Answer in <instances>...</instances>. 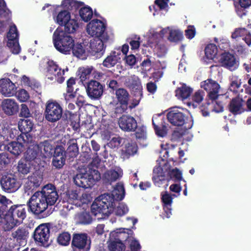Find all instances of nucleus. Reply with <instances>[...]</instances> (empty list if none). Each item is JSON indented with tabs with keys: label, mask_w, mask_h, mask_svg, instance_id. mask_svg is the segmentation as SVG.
Masks as SVG:
<instances>
[{
	"label": "nucleus",
	"mask_w": 251,
	"mask_h": 251,
	"mask_svg": "<svg viewBox=\"0 0 251 251\" xmlns=\"http://www.w3.org/2000/svg\"><path fill=\"white\" fill-rule=\"evenodd\" d=\"M106 28V23L98 19H94L87 25L86 31L91 37H101L102 39L106 40L107 36H113V34Z\"/></svg>",
	"instance_id": "8"
},
{
	"label": "nucleus",
	"mask_w": 251,
	"mask_h": 251,
	"mask_svg": "<svg viewBox=\"0 0 251 251\" xmlns=\"http://www.w3.org/2000/svg\"><path fill=\"white\" fill-rule=\"evenodd\" d=\"M80 2L75 0H63L61 3V6L68 9H72L73 8H76Z\"/></svg>",
	"instance_id": "49"
},
{
	"label": "nucleus",
	"mask_w": 251,
	"mask_h": 251,
	"mask_svg": "<svg viewBox=\"0 0 251 251\" xmlns=\"http://www.w3.org/2000/svg\"><path fill=\"white\" fill-rule=\"evenodd\" d=\"M45 107L44 115L47 121L55 123L61 118L63 108L57 101L50 100L46 102Z\"/></svg>",
	"instance_id": "10"
},
{
	"label": "nucleus",
	"mask_w": 251,
	"mask_h": 251,
	"mask_svg": "<svg viewBox=\"0 0 251 251\" xmlns=\"http://www.w3.org/2000/svg\"><path fill=\"white\" fill-rule=\"evenodd\" d=\"M77 89H76L75 92H69L68 90H67V93L64 94V97L65 98V100L66 102H69L70 101H73L74 100L75 97H77Z\"/></svg>",
	"instance_id": "63"
},
{
	"label": "nucleus",
	"mask_w": 251,
	"mask_h": 251,
	"mask_svg": "<svg viewBox=\"0 0 251 251\" xmlns=\"http://www.w3.org/2000/svg\"><path fill=\"white\" fill-rule=\"evenodd\" d=\"M185 36L189 39H192L196 35V29L194 25H189L185 30Z\"/></svg>",
	"instance_id": "62"
},
{
	"label": "nucleus",
	"mask_w": 251,
	"mask_h": 251,
	"mask_svg": "<svg viewBox=\"0 0 251 251\" xmlns=\"http://www.w3.org/2000/svg\"><path fill=\"white\" fill-rule=\"evenodd\" d=\"M42 176L38 173H34L25 179L24 182V190L28 195L41 184Z\"/></svg>",
	"instance_id": "18"
},
{
	"label": "nucleus",
	"mask_w": 251,
	"mask_h": 251,
	"mask_svg": "<svg viewBox=\"0 0 251 251\" xmlns=\"http://www.w3.org/2000/svg\"><path fill=\"white\" fill-rule=\"evenodd\" d=\"M125 61L127 65L132 67L136 64L137 59L134 55L130 54L126 56Z\"/></svg>",
	"instance_id": "64"
},
{
	"label": "nucleus",
	"mask_w": 251,
	"mask_h": 251,
	"mask_svg": "<svg viewBox=\"0 0 251 251\" xmlns=\"http://www.w3.org/2000/svg\"><path fill=\"white\" fill-rule=\"evenodd\" d=\"M20 115L21 117L28 118L31 116L29 108L25 104H22Z\"/></svg>",
	"instance_id": "61"
},
{
	"label": "nucleus",
	"mask_w": 251,
	"mask_h": 251,
	"mask_svg": "<svg viewBox=\"0 0 251 251\" xmlns=\"http://www.w3.org/2000/svg\"><path fill=\"white\" fill-rule=\"evenodd\" d=\"M122 55L120 49H116L103 60L102 65L108 68L114 67L121 60Z\"/></svg>",
	"instance_id": "25"
},
{
	"label": "nucleus",
	"mask_w": 251,
	"mask_h": 251,
	"mask_svg": "<svg viewBox=\"0 0 251 251\" xmlns=\"http://www.w3.org/2000/svg\"><path fill=\"white\" fill-rule=\"evenodd\" d=\"M35 145H33V147H29L28 150L26 151V158L27 159V160H34L37 158V157L39 155V152H37L36 151L37 149H34V146Z\"/></svg>",
	"instance_id": "52"
},
{
	"label": "nucleus",
	"mask_w": 251,
	"mask_h": 251,
	"mask_svg": "<svg viewBox=\"0 0 251 251\" xmlns=\"http://www.w3.org/2000/svg\"><path fill=\"white\" fill-rule=\"evenodd\" d=\"M79 15L83 21L88 22L92 18L93 12L90 7L84 6L79 9Z\"/></svg>",
	"instance_id": "37"
},
{
	"label": "nucleus",
	"mask_w": 251,
	"mask_h": 251,
	"mask_svg": "<svg viewBox=\"0 0 251 251\" xmlns=\"http://www.w3.org/2000/svg\"><path fill=\"white\" fill-rule=\"evenodd\" d=\"M193 89L187 86L185 84H183L180 87H178L175 91L176 96L182 100H185L189 97L192 93Z\"/></svg>",
	"instance_id": "33"
},
{
	"label": "nucleus",
	"mask_w": 251,
	"mask_h": 251,
	"mask_svg": "<svg viewBox=\"0 0 251 251\" xmlns=\"http://www.w3.org/2000/svg\"><path fill=\"white\" fill-rule=\"evenodd\" d=\"M123 139L119 137H115L107 143V146L112 149L118 148L122 143Z\"/></svg>",
	"instance_id": "55"
},
{
	"label": "nucleus",
	"mask_w": 251,
	"mask_h": 251,
	"mask_svg": "<svg viewBox=\"0 0 251 251\" xmlns=\"http://www.w3.org/2000/svg\"><path fill=\"white\" fill-rule=\"evenodd\" d=\"M132 234V230L129 228H119L110 232L109 238L110 240L122 242L123 240H129V235Z\"/></svg>",
	"instance_id": "26"
},
{
	"label": "nucleus",
	"mask_w": 251,
	"mask_h": 251,
	"mask_svg": "<svg viewBox=\"0 0 251 251\" xmlns=\"http://www.w3.org/2000/svg\"><path fill=\"white\" fill-rule=\"evenodd\" d=\"M8 39L7 46L13 53L18 54L20 51V47L18 43V33L15 25L10 26L9 32L7 35Z\"/></svg>",
	"instance_id": "15"
},
{
	"label": "nucleus",
	"mask_w": 251,
	"mask_h": 251,
	"mask_svg": "<svg viewBox=\"0 0 251 251\" xmlns=\"http://www.w3.org/2000/svg\"><path fill=\"white\" fill-rule=\"evenodd\" d=\"M56 23L60 26H64V31L68 34L75 33L79 27L78 20L71 16L67 10H62L58 13L54 18Z\"/></svg>",
	"instance_id": "7"
},
{
	"label": "nucleus",
	"mask_w": 251,
	"mask_h": 251,
	"mask_svg": "<svg viewBox=\"0 0 251 251\" xmlns=\"http://www.w3.org/2000/svg\"><path fill=\"white\" fill-rule=\"evenodd\" d=\"M201 87L208 92V97L212 101L217 100L220 96V85L217 81L211 78L202 81Z\"/></svg>",
	"instance_id": "13"
},
{
	"label": "nucleus",
	"mask_w": 251,
	"mask_h": 251,
	"mask_svg": "<svg viewBox=\"0 0 251 251\" xmlns=\"http://www.w3.org/2000/svg\"><path fill=\"white\" fill-rule=\"evenodd\" d=\"M16 96L17 99L21 102L27 101L30 98L29 93L25 89L19 90L16 93Z\"/></svg>",
	"instance_id": "48"
},
{
	"label": "nucleus",
	"mask_w": 251,
	"mask_h": 251,
	"mask_svg": "<svg viewBox=\"0 0 251 251\" xmlns=\"http://www.w3.org/2000/svg\"><path fill=\"white\" fill-rule=\"evenodd\" d=\"M71 240V235L68 232H63L59 235L57 238V242L62 246H67Z\"/></svg>",
	"instance_id": "47"
},
{
	"label": "nucleus",
	"mask_w": 251,
	"mask_h": 251,
	"mask_svg": "<svg viewBox=\"0 0 251 251\" xmlns=\"http://www.w3.org/2000/svg\"><path fill=\"white\" fill-rule=\"evenodd\" d=\"M22 140H18V142H11L7 145L5 144L0 145V150H7L15 155H18L24 151L25 144H28L24 143V142L22 143L20 142Z\"/></svg>",
	"instance_id": "21"
},
{
	"label": "nucleus",
	"mask_w": 251,
	"mask_h": 251,
	"mask_svg": "<svg viewBox=\"0 0 251 251\" xmlns=\"http://www.w3.org/2000/svg\"><path fill=\"white\" fill-rule=\"evenodd\" d=\"M89 201L90 199L86 194H82V197H80L77 190H69L63 202L62 208L60 210L61 214L63 216H67L69 212L74 208V206H79L80 203H85Z\"/></svg>",
	"instance_id": "5"
},
{
	"label": "nucleus",
	"mask_w": 251,
	"mask_h": 251,
	"mask_svg": "<svg viewBox=\"0 0 251 251\" xmlns=\"http://www.w3.org/2000/svg\"><path fill=\"white\" fill-rule=\"evenodd\" d=\"M3 138L8 140L9 139H13L18 135L19 131L16 128H8L3 130Z\"/></svg>",
	"instance_id": "46"
},
{
	"label": "nucleus",
	"mask_w": 251,
	"mask_h": 251,
	"mask_svg": "<svg viewBox=\"0 0 251 251\" xmlns=\"http://www.w3.org/2000/svg\"><path fill=\"white\" fill-rule=\"evenodd\" d=\"M100 179L99 172L90 167L81 168L77 174L74 177L75 184L84 188L92 187L96 182Z\"/></svg>",
	"instance_id": "4"
},
{
	"label": "nucleus",
	"mask_w": 251,
	"mask_h": 251,
	"mask_svg": "<svg viewBox=\"0 0 251 251\" xmlns=\"http://www.w3.org/2000/svg\"><path fill=\"white\" fill-rule=\"evenodd\" d=\"M1 107L4 112L9 115L16 113L19 109V105L17 102L11 99L3 100L1 103Z\"/></svg>",
	"instance_id": "27"
},
{
	"label": "nucleus",
	"mask_w": 251,
	"mask_h": 251,
	"mask_svg": "<svg viewBox=\"0 0 251 251\" xmlns=\"http://www.w3.org/2000/svg\"><path fill=\"white\" fill-rule=\"evenodd\" d=\"M0 184L3 190L8 193L15 192L20 186V183L12 176H3Z\"/></svg>",
	"instance_id": "20"
},
{
	"label": "nucleus",
	"mask_w": 251,
	"mask_h": 251,
	"mask_svg": "<svg viewBox=\"0 0 251 251\" xmlns=\"http://www.w3.org/2000/svg\"><path fill=\"white\" fill-rule=\"evenodd\" d=\"M52 42L56 50L65 54L71 53L75 43L73 37L59 27L53 34Z\"/></svg>",
	"instance_id": "3"
},
{
	"label": "nucleus",
	"mask_w": 251,
	"mask_h": 251,
	"mask_svg": "<svg viewBox=\"0 0 251 251\" xmlns=\"http://www.w3.org/2000/svg\"><path fill=\"white\" fill-rule=\"evenodd\" d=\"M167 119L168 122L174 126H184L185 130L190 129L193 125L191 118H189L185 114L176 109H171L167 114Z\"/></svg>",
	"instance_id": "9"
},
{
	"label": "nucleus",
	"mask_w": 251,
	"mask_h": 251,
	"mask_svg": "<svg viewBox=\"0 0 251 251\" xmlns=\"http://www.w3.org/2000/svg\"><path fill=\"white\" fill-rule=\"evenodd\" d=\"M34 149L40 150L41 155H42L45 157H50L55 148L51 144V142L46 141L39 145H35Z\"/></svg>",
	"instance_id": "28"
},
{
	"label": "nucleus",
	"mask_w": 251,
	"mask_h": 251,
	"mask_svg": "<svg viewBox=\"0 0 251 251\" xmlns=\"http://www.w3.org/2000/svg\"><path fill=\"white\" fill-rule=\"evenodd\" d=\"M103 91L102 85L96 80H91L87 85L86 92L89 98L98 99L101 96Z\"/></svg>",
	"instance_id": "19"
},
{
	"label": "nucleus",
	"mask_w": 251,
	"mask_h": 251,
	"mask_svg": "<svg viewBox=\"0 0 251 251\" xmlns=\"http://www.w3.org/2000/svg\"><path fill=\"white\" fill-rule=\"evenodd\" d=\"M125 195L123 184L118 183L111 194H104L95 200L91 207L92 213L98 219L104 218L114 211L115 201L123 199Z\"/></svg>",
	"instance_id": "1"
},
{
	"label": "nucleus",
	"mask_w": 251,
	"mask_h": 251,
	"mask_svg": "<svg viewBox=\"0 0 251 251\" xmlns=\"http://www.w3.org/2000/svg\"><path fill=\"white\" fill-rule=\"evenodd\" d=\"M204 95V92L201 90H199L194 93L192 97V102L194 107L200 104L203 100Z\"/></svg>",
	"instance_id": "42"
},
{
	"label": "nucleus",
	"mask_w": 251,
	"mask_h": 251,
	"mask_svg": "<svg viewBox=\"0 0 251 251\" xmlns=\"http://www.w3.org/2000/svg\"><path fill=\"white\" fill-rule=\"evenodd\" d=\"M78 149L76 143L70 144L67 148L66 153L70 157H75L77 156Z\"/></svg>",
	"instance_id": "50"
},
{
	"label": "nucleus",
	"mask_w": 251,
	"mask_h": 251,
	"mask_svg": "<svg viewBox=\"0 0 251 251\" xmlns=\"http://www.w3.org/2000/svg\"><path fill=\"white\" fill-rule=\"evenodd\" d=\"M217 53V47L214 44L207 45L205 48V55L208 59H213Z\"/></svg>",
	"instance_id": "43"
},
{
	"label": "nucleus",
	"mask_w": 251,
	"mask_h": 251,
	"mask_svg": "<svg viewBox=\"0 0 251 251\" xmlns=\"http://www.w3.org/2000/svg\"><path fill=\"white\" fill-rule=\"evenodd\" d=\"M34 126L32 121L29 119H20L18 123L19 130L23 133L18 140H21L24 143H31L33 140V137L28 133L30 132Z\"/></svg>",
	"instance_id": "12"
},
{
	"label": "nucleus",
	"mask_w": 251,
	"mask_h": 251,
	"mask_svg": "<svg viewBox=\"0 0 251 251\" xmlns=\"http://www.w3.org/2000/svg\"><path fill=\"white\" fill-rule=\"evenodd\" d=\"M136 138L140 140H144L146 139V128L144 126H139L136 131Z\"/></svg>",
	"instance_id": "53"
},
{
	"label": "nucleus",
	"mask_w": 251,
	"mask_h": 251,
	"mask_svg": "<svg viewBox=\"0 0 251 251\" xmlns=\"http://www.w3.org/2000/svg\"><path fill=\"white\" fill-rule=\"evenodd\" d=\"M90 245L91 240L87 234L81 233L74 234L72 246L74 249L88 251L90 248Z\"/></svg>",
	"instance_id": "14"
},
{
	"label": "nucleus",
	"mask_w": 251,
	"mask_h": 251,
	"mask_svg": "<svg viewBox=\"0 0 251 251\" xmlns=\"http://www.w3.org/2000/svg\"><path fill=\"white\" fill-rule=\"evenodd\" d=\"M28 233L25 231V229H18L16 231L14 232L12 234V236L14 239H16L17 241H22L25 243Z\"/></svg>",
	"instance_id": "45"
},
{
	"label": "nucleus",
	"mask_w": 251,
	"mask_h": 251,
	"mask_svg": "<svg viewBox=\"0 0 251 251\" xmlns=\"http://www.w3.org/2000/svg\"><path fill=\"white\" fill-rule=\"evenodd\" d=\"M93 71L92 67L80 68L77 72V75L82 82L89 79Z\"/></svg>",
	"instance_id": "39"
},
{
	"label": "nucleus",
	"mask_w": 251,
	"mask_h": 251,
	"mask_svg": "<svg viewBox=\"0 0 251 251\" xmlns=\"http://www.w3.org/2000/svg\"><path fill=\"white\" fill-rule=\"evenodd\" d=\"M58 198L55 188L52 184L45 186L42 191L35 192L30 198L28 206L35 215L42 213L49 206L54 205Z\"/></svg>",
	"instance_id": "2"
},
{
	"label": "nucleus",
	"mask_w": 251,
	"mask_h": 251,
	"mask_svg": "<svg viewBox=\"0 0 251 251\" xmlns=\"http://www.w3.org/2000/svg\"><path fill=\"white\" fill-rule=\"evenodd\" d=\"M34 239L41 243V245L46 246L48 244L50 237V230L46 224L39 226L34 232Z\"/></svg>",
	"instance_id": "17"
},
{
	"label": "nucleus",
	"mask_w": 251,
	"mask_h": 251,
	"mask_svg": "<svg viewBox=\"0 0 251 251\" xmlns=\"http://www.w3.org/2000/svg\"><path fill=\"white\" fill-rule=\"evenodd\" d=\"M54 154L53 157H66V151L65 149L62 146L56 147L53 151Z\"/></svg>",
	"instance_id": "59"
},
{
	"label": "nucleus",
	"mask_w": 251,
	"mask_h": 251,
	"mask_svg": "<svg viewBox=\"0 0 251 251\" xmlns=\"http://www.w3.org/2000/svg\"><path fill=\"white\" fill-rule=\"evenodd\" d=\"M16 87L9 79L0 80V92L6 97H11L16 93Z\"/></svg>",
	"instance_id": "22"
},
{
	"label": "nucleus",
	"mask_w": 251,
	"mask_h": 251,
	"mask_svg": "<svg viewBox=\"0 0 251 251\" xmlns=\"http://www.w3.org/2000/svg\"><path fill=\"white\" fill-rule=\"evenodd\" d=\"M168 39L171 42H178L183 39V33L178 29H170Z\"/></svg>",
	"instance_id": "40"
},
{
	"label": "nucleus",
	"mask_w": 251,
	"mask_h": 251,
	"mask_svg": "<svg viewBox=\"0 0 251 251\" xmlns=\"http://www.w3.org/2000/svg\"><path fill=\"white\" fill-rule=\"evenodd\" d=\"M162 201L163 203V210L164 213L163 214V218H170L172 215V203L173 202V198L172 196L166 193L162 196Z\"/></svg>",
	"instance_id": "30"
},
{
	"label": "nucleus",
	"mask_w": 251,
	"mask_h": 251,
	"mask_svg": "<svg viewBox=\"0 0 251 251\" xmlns=\"http://www.w3.org/2000/svg\"><path fill=\"white\" fill-rule=\"evenodd\" d=\"M219 62L221 66L230 71L236 70L239 66L235 55L229 51H224L220 54Z\"/></svg>",
	"instance_id": "16"
},
{
	"label": "nucleus",
	"mask_w": 251,
	"mask_h": 251,
	"mask_svg": "<svg viewBox=\"0 0 251 251\" xmlns=\"http://www.w3.org/2000/svg\"><path fill=\"white\" fill-rule=\"evenodd\" d=\"M163 145H161V149L159 152V159L162 161H167L169 157V151L166 148H163Z\"/></svg>",
	"instance_id": "60"
},
{
	"label": "nucleus",
	"mask_w": 251,
	"mask_h": 251,
	"mask_svg": "<svg viewBox=\"0 0 251 251\" xmlns=\"http://www.w3.org/2000/svg\"><path fill=\"white\" fill-rule=\"evenodd\" d=\"M128 210V208L126 204L120 203L115 209V212L117 215L121 216L126 214Z\"/></svg>",
	"instance_id": "54"
},
{
	"label": "nucleus",
	"mask_w": 251,
	"mask_h": 251,
	"mask_svg": "<svg viewBox=\"0 0 251 251\" xmlns=\"http://www.w3.org/2000/svg\"><path fill=\"white\" fill-rule=\"evenodd\" d=\"M113 36H107V39L106 40H103L101 37H97V39L91 40L90 42L91 51L93 53L102 52V54L105 48L104 44L111 40L113 38Z\"/></svg>",
	"instance_id": "24"
},
{
	"label": "nucleus",
	"mask_w": 251,
	"mask_h": 251,
	"mask_svg": "<svg viewBox=\"0 0 251 251\" xmlns=\"http://www.w3.org/2000/svg\"><path fill=\"white\" fill-rule=\"evenodd\" d=\"M30 165L28 160H21L18 163V171L19 173L26 175L30 171Z\"/></svg>",
	"instance_id": "44"
},
{
	"label": "nucleus",
	"mask_w": 251,
	"mask_h": 251,
	"mask_svg": "<svg viewBox=\"0 0 251 251\" xmlns=\"http://www.w3.org/2000/svg\"><path fill=\"white\" fill-rule=\"evenodd\" d=\"M123 176L122 170L118 167L106 171L103 176V178L108 182L116 181Z\"/></svg>",
	"instance_id": "29"
},
{
	"label": "nucleus",
	"mask_w": 251,
	"mask_h": 251,
	"mask_svg": "<svg viewBox=\"0 0 251 251\" xmlns=\"http://www.w3.org/2000/svg\"><path fill=\"white\" fill-rule=\"evenodd\" d=\"M103 126H100L101 138L103 140H108L110 137L111 129L109 126L104 128Z\"/></svg>",
	"instance_id": "58"
},
{
	"label": "nucleus",
	"mask_w": 251,
	"mask_h": 251,
	"mask_svg": "<svg viewBox=\"0 0 251 251\" xmlns=\"http://www.w3.org/2000/svg\"><path fill=\"white\" fill-rule=\"evenodd\" d=\"M170 0H158V8L159 11H164L166 13L170 7L168 5Z\"/></svg>",
	"instance_id": "57"
},
{
	"label": "nucleus",
	"mask_w": 251,
	"mask_h": 251,
	"mask_svg": "<svg viewBox=\"0 0 251 251\" xmlns=\"http://www.w3.org/2000/svg\"><path fill=\"white\" fill-rule=\"evenodd\" d=\"M66 157H53L52 165L56 168H61L65 164Z\"/></svg>",
	"instance_id": "56"
},
{
	"label": "nucleus",
	"mask_w": 251,
	"mask_h": 251,
	"mask_svg": "<svg viewBox=\"0 0 251 251\" xmlns=\"http://www.w3.org/2000/svg\"><path fill=\"white\" fill-rule=\"evenodd\" d=\"M47 75L51 80H55L59 83L64 80L65 72L68 71V68L61 69L53 60H49L46 63Z\"/></svg>",
	"instance_id": "11"
},
{
	"label": "nucleus",
	"mask_w": 251,
	"mask_h": 251,
	"mask_svg": "<svg viewBox=\"0 0 251 251\" xmlns=\"http://www.w3.org/2000/svg\"><path fill=\"white\" fill-rule=\"evenodd\" d=\"M124 147L122 149V154L124 157H128L130 155H133L137 151L136 144L131 140H126L124 141Z\"/></svg>",
	"instance_id": "32"
},
{
	"label": "nucleus",
	"mask_w": 251,
	"mask_h": 251,
	"mask_svg": "<svg viewBox=\"0 0 251 251\" xmlns=\"http://www.w3.org/2000/svg\"><path fill=\"white\" fill-rule=\"evenodd\" d=\"M72 51L75 56L81 59H86L88 55V51L86 50L85 45L84 44H74Z\"/></svg>",
	"instance_id": "34"
},
{
	"label": "nucleus",
	"mask_w": 251,
	"mask_h": 251,
	"mask_svg": "<svg viewBox=\"0 0 251 251\" xmlns=\"http://www.w3.org/2000/svg\"><path fill=\"white\" fill-rule=\"evenodd\" d=\"M75 220L76 223L78 224L89 225L92 222L93 218L89 212L83 211L75 215Z\"/></svg>",
	"instance_id": "35"
},
{
	"label": "nucleus",
	"mask_w": 251,
	"mask_h": 251,
	"mask_svg": "<svg viewBox=\"0 0 251 251\" xmlns=\"http://www.w3.org/2000/svg\"><path fill=\"white\" fill-rule=\"evenodd\" d=\"M26 215L24 205H15L10 207L8 212L5 210L4 230L9 231L16 225L20 224Z\"/></svg>",
	"instance_id": "6"
},
{
	"label": "nucleus",
	"mask_w": 251,
	"mask_h": 251,
	"mask_svg": "<svg viewBox=\"0 0 251 251\" xmlns=\"http://www.w3.org/2000/svg\"><path fill=\"white\" fill-rule=\"evenodd\" d=\"M168 124L162 119L160 126H158V136L164 137L167 135L168 130Z\"/></svg>",
	"instance_id": "51"
},
{
	"label": "nucleus",
	"mask_w": 251,
	"mask_h": 251,
	"mask_svg": "<svg viewBox=\"0 0 251 251\" xmlns=\"http://www.w3.org/2000/svg\"><path fill=\"white\" fill-rule=\"evenodd\" d=\"M126 83L128 84V85L129 87L133 89L134 88L136 90H138L140 94L141 95L140 91L142 89V86L138 76L135 75L130 76L128 78V79L126 81Z\"/></svg>",
	"instance_id": "41"
},
{
	"label": "nucleus",
	"mask_w": 251,
	"mask_h": 251,
	"mask_svg": "<svg viewBox=\"0 0 251 251\" xmlns=\"http://www.w3.org/2000/svg\"><path fill=\"white\" fill-rule=\"evenodd\" d=\"M119 125L122 130L130 131L137 127V122L132 117L123 115L119 120Z\"/></svg>",
	"instance_id": "23"
},
{
	"label": "nucleus",
	"mask_w": 251,
	"mask_h": 251,
	"mask_svg": "<svg viewBox=\"0 0 251 251\" xmlns=\"http://www.w3.org/2000/svg\"><path fill=\"white\" fill-rule=\"evenodd\" d=\"M107 243L110 251H124L125 249V246L122 242L116 240H110L109 238Z\"/></svg>",
	"instance_id": "38"
},
{
	"label": "nucleus",
	"mask_w": 251,
	"mask_h": 251,
	"mask_svg": "<svg viewBox=\"0 0 251 251\" xmlns=\"http://www.w3.org/2000/svg\"><path fill=\"white\" fill-rule=\"evenodd\" d=\"M243 106V100L238 97L233 98L228 104L229 111L233 115L241 113Z\"/></svg>",
	"instance_id": "31"
},
{
	"label": "nucleus",
	"mask_w": 251,
	"mask_h": 251,
	"mask_svg": "<svg viewBox=\"0 0 251 251\" xmlns=\"http://www.w3.org/2000/svg\"><path fill=\"white\" fill-rule=\"evenodd\" d=\"M116 95L120 103L126 106L129 99V94L127 91L123 88H120L116 90Z\"/></svg>",
	"instance_id": "36"
}]
</instances>
